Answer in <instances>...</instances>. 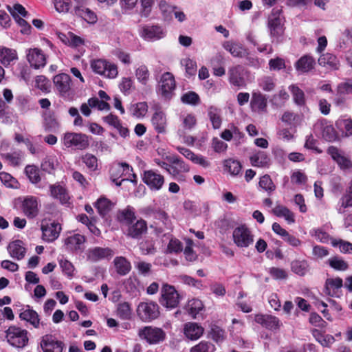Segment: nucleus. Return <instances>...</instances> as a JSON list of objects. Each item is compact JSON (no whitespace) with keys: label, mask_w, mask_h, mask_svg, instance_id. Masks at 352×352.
<instances>
[{"label":"nucleus","mask_w":352,"mask_h":352,"mask_svg":"<svg viewBox=\"0 0 352 352\" xmlns=\"http://www.w3.org/2000/svg\"><path fill=\"white\" fill-rule=\"evenodd\" d=\"M139 338L149 345H156L163 342L166 338V332L160 327L145 326L138 331Z\"/></svg>","instance_id":"nucleus-1"},{"label":"nucleus","mask_w":352,"mask_h":352,"mask_svg":"<svg viewBox=\"0 0 352 352\" xmlns=\"http://www.w3.org/2000/svg\"><path fill=\"white\" fill-rule=\"evenodd\" d=\"M90 66L94 73L105 78H115L118 74L117 65L104 59L92 60Z\"/></svg>","instance_id":"nucleus-2"},{"label":"nucleus","mask_w":352,"mask_h":352,"mask_svg":"<svg viewBox=\"0 0 352 352\" xmlns=\"http://www.w3.org/2000/svg\"><path fill=\"white\" fill-rule=\"evenodd\" d=\"M137 315L144 322L157 318L160 314L159 305L153 302H141L137 307Z\"/></svg>","instance_id":"nucleus-3"},{"label":"nucleus","mask_w":352,"mask_h":352,"mask_svg":"<svg viewBox=\"0 0 352 352\" xmlns=\"http://www.w3.org/2000/svg\"><path fill=\"white\" fill-rule=\"evenodd\" d=\"M179 294L173 286L168 284L163 285L159 299L162 306L169 309L175 308L179 303Z\"/></svg>","instance_id":"nucleus-4"},{"label":"nucleus","mask_w":352,"mask_h":352,"mask_svg":"<svg viewBox=\"0 0 352 352\" xmlns=\"http://www.w3.org/2000/svg\"><path fill=\"white\" fill-rule=\"evenodd\" d=\"M63 144L67 148L85 150L89 146V140L86 134L70 132L64 135Z\"/></svg>","instance_id":"nucleus-5"},{"label":"nucleus","mask_w":352,"mask_h":352,"mask_svg":"<svg viewBox=\"0 0 352 352\" xmlns=\"http://www.w3.org/2000/svg\"><path fill=\"white\" fill-rule=\"evenodd\" d=\"M176 88V82L173 74L166 72L160 78L158 93L166 100H170Z\"/></svg>","instance_id":"nucleus-6"},{"label":"nucleus","mask_w":352,"mask_h":352,"mask_svg":"<svg viewBox=\"0 0 352 352\" xmlns=\"http://www.w3.org/2000/svg\"><path fill=\"white\" fill-rule=\"evenodd\" d=\"M232 236L234 243L239 248H247L254 242L253 235L245 225L236 227Z\"/></svg>","instance_id":"nucleus-7"},{"label":"nucleus","mask_w":352,"mask_h":352,"mask_svg":"<svg viewBox=\"0 0 352 352\" xmlns=\"http://www.w3.org/2000/svg\"><path fill=\"white\" fill-rule=\"evenodd\" d=\"M142 181L151 190L157 191L162 188L165 179L157 170L151 169L144 171Z\"/></svg>","instance_id":"nucleus-8"},{"label":"nucleus","mask_w":352,"mask_h":352,"mask_svg":"<svg viewBox=\"0 0 352 352\" xmlns=\"http://www.w3.org/2000/svg\"><path fill=\"white\" fill-rule=\"evenodd\" d=\"M41 347L43 352H63L65 345L51 334L43 336L41 341Z\"/></svg>","instance_id":"nucleus-9"},{"label":"nucleus","mask_w":352,"mask_h":352,"mask_svg":"<svg viewBox=\"0 0 352 352\" xmlns=\"http://www.w3.org/2000/svg\"><path fill=\"white\" fill-rule=\"evenodd\" d=\"M53 83L55 89L60 96H65L71 89L72 81L71 76L65 73L58 74L54 76Z\"/></svg>","instance_id":"nucleus-10"},{"label":"nucleus","mask_w":352,"mask_h":352,"mask_svg":"<svg viewBox=\"0 0 352 352\" xmlns=\"http://www.w3.org/2000/svg\"><path fill=\"white\" fill-rule=\"evenodd\" d=\"M42 239L43 241L51 243L54 241L60 235L62 230L61 225L58 222L53 221L45 225H41Z\"/></svg>","instance_id":"nucleus-11"},{"label":"nucleus","mask_w":352,"mask_h":352,"mask_svg":"<svg viewBox=\"0 0 352 352\" xmlns=\"http://www.w3.org/2000/svg\"><path fill=\"white\" fill-rule=\"evenodd\" d=\"M148 225L146 221L143 219L136 220L131 223L126 229V234L128 237L140 240L147 232Z\"/></svg>","instance_id":"nucleus-12"},{"label":"nucleus","mask_w":352,"mask_h":352,"mask_svg":"<svg viewBox=\"0 0 352 352\" xmlns=\"http://www.w3.org/2000/svg\"><path fill=\"white\" fill-rule=\"evenodd\" d=\"M114 254L113 250L110 248L95 247L88 250L87 257L89 261L98 262L103 259L110 260Z\"/></svg>","instance_id":"nucleus-13"},{"label":"nucleus","mask_w":352,"mask_h":352,"mask_svg":"<svg viewBox=\"0 0 352 352\" xmlns=\"http://www.w3.org/2000/svg\"><path fill=\"white\" fill-rule=\"evenodd\" d=\"M327 153L337 163L341 170H345L352 168V161L350 158L342 155L341 151L336 146H329Z\"/></svg>","instance_id":"nucleus-14"},{"label":"nucleus","mask_w":352,"mask_h":352,"mask_svg":"<svg viewBox=\"0 0 352 352\" xmlns=\"http://www.w3.org/2000/svg\"><path fill=\"white\" fill-rule=\"evenodd\" d=\"M26 57L30 66L34 69H40L46 65V56L40 49H30Z\"/></svg>","instance_id":"nucleus-15"},{"label":"nucleus","mask_w":352,"mask_h":352,"mask_svg":"<svg viewBox=\"0 0 352 352\" xmlns=\"http://www.w3.org/2000/svg\"><path fill=\"white\" fill-rule=\"evenodd\" d=\"M244 72V67L240 65L230 68L228 71L230 83L237 87H244L245 85Z\"/></svg>","instance_id":"nucleus-16"},{"label":"nucleus","mask_w":352,"mask_h":352,"mask_svg":"<svg viewBox=\"0 0 352 352\" xmlns=\"http://www.w3.org/2000/svg\"><path fill=\"white\" fill-rule=\"evenodd\" d=\"M39 212L38 198L27 196L23 198V214L28 219L35 218Z\"/></svg>","instance_id":"nucleus-17"},{"label":"nucleus","mask_w":352,"mask_h":352,"mask_svg":"<svg viewBox=\"0 0 352 352\" xmlns=\"http://www.w3.org/2000/svg\"><path fill=\"white\" fill-rule=\"evenodd\" d=\"M153 109H155V113L151 118L152 124L158 133H163L165 132L166 125V116L161 110L160 105H155Z\"/></svg>","instance_id":"nucleus-18"},{"label":"nucleus","mask_w":352,"mask_h":352,"mask_svg":"<svg viewBox=\"0 0 352 352\" xmlns=\"http://www.w3.org/2000/svg\"><path fill=\"white\" fill-rule=\"evenodd\" d=\"M250 107L254 112H267V100L265 96L261 92H253L250 100Z\"/></svg>","instance_id":"nucleus-19"},{"label":"nucleus","mask_w":352,"mask_h":352,"mask_svg":"<svg viewBox=\"0 0 352 352\" xmlns=\"http://www.w3.org/2000/svg\"><path fill=\"white\" fill-rule=\"evenodd\" d=\"M342 286L343 281L341 278H327L325 281L324 292L327 296L338 298L340 296L339 293Z\"/></svg>","instance_id":"nucleus-20"},{"label":"nucleus","mask_w":352,"mask_h":352,"mask_svg":"<svg viewBox=\"0 0 352 352\" xmlns=\"http://www.w3.org/2000/svg\"><path fill=\"white\" fill-rule=\"evenodd\" d=\"M116 219L120 224L128 227L136 219L135 209L131 206H127L124 209L119 210L117 212Z\"/></svg>","instance_id":"nucleus-21"},{"label":"nucleus","mask_w":352,"mask_h":352,"mask_svg":"<svg viewBox=\"0 0 352 352\" xmlns=\"http://www.w3.org/2000/svg\"><path fill=\"white\" fill-rule=\"evenodd\" d=\"M168 161L171 164L169 174L172 177L177 176L179 173H188L190 170L189 166L177 156L170 157L168 158Z\"/></svg>","instance_id":"nucleus-22"},{"label":"nucleus","mask_w":352,"mask_h":352,"mask_svg":"<svg viewBox=\"0 0 352 352\" xmlns=\"http://www.w3.org/2000/svg\"><path fill=\"white\" fill-rule=\"evenodd\" d=\"M254 320L256 323L270 330H275L279 327V320L271 315L256 314Z\"/></svg>","instance_id":"nucleus-23"},{"label":"nucleus","mask_w":352,"mask_h":352,"mask_svg":"<svg viewBox=\"0 0 352 352\" xmlns=\"http://www.w3.org/2000/svg\"><path fill=\"white\" fill-rule=\"evenodd\" d=\"M204 329L196 322H188L184 324V333L188 339L197 340L204 333Z\"/></svg>","instance_id":"nucleus-24"},{"label":"nucleus","mask_w":352,"mask_h":352,"mask_svg":"<svg viewBox=\"0 0 352 352\" xmlns=\"http://www.w3.org/2000/svg\"><path fill=\"white\" fill-rule=\"evenodd\" d=\"M252 166L259 168H268L271 160L270 156L265 151H258L250 157Z\"/></svg>","instance_id":"nucleus-25"},{"label":"nucleus","mask_w":352,"mask_h":352,"mask_svg":"<svg viewBox=\"0 0 352 352\" xmlns=\"http://www.w3.org/2000/svg\"><path fill=\"white\" fill-rule=\"evenodd\" d=\"M164 32L160 25H145L142 28V36L148 40H157L164 36Z\"/></svg>","instance_id":"nucleus-26"},{"label":"nucleus","mask_w":352,"mask_h":352,"mask_svg":"<svg viewBox=\"0 0 352 352\" xmlns=\"http://www.w3.org/2000/svg\"><path fill=\"white\" fill-rule=\"evenodd\" d=\"M315 59L310 55L306 54L300 57L295 63L297 71L302 73L309 72L314 68Z\"/></svg>","instance_id":"nucleus-27"},{"label":"nucleus","mask_w":352,"mask_h":352,"mask_svg":"<svg viewBox=\"0 0 352 352\" xmlns=\"http://www.w3.org/2000/svg\"><path fill=\"white\" fill-rule=\"evenodd\" d=\"M318 64L320 66L327 67L333 70H338L340 67V61L337 56L331 53L322 54L318 58Z\"/></svg>","instance_id":"nucleus-28"},{"label":"nucleus","mask_w":352,"mask_h":352,"mask_svg":"<svg viewBox=\"0 0 352 352\" xmlns=\"http://www.w3.org/2000/svg\"><path fill=\"white\" fill-rule=\"evenodd\" d=\"M8 342L13 346L19 348L22 342V329L19 327H10L6 331Z\"/></svg>","instance_id":"nucleus-29"},{"label":"nucleus","mask_w":352,"mask_h":352,"mask_svg":"<svg viewBox=\"0 0 352 352\" xmlns=\"http://www.w3.org/2000/svg\"><path fill=\"white\" fill-rule=\"evenodd\" d=\"M294 102L299 107H306V98L304 91L296 85L289 87Z\"/></svg>","instance_id":"nucleus-30"},{"label":"nucleus","mask_w":352,"mask_h":352,"mask_svg":"<svg viewBox=\"0 0 352 352\" xmlns=\"http://www.w3.org/2000/svg\"><path fill=\"white\" fill-rule=\"evenodd\" d=\"M114 266L118 274L120 276L126 275L131 270V265L124 256H116L113 261Z\"/></svg>","instance_id":"nucleus-31"},{"label":"nucleus","mask_w":352,"mask_h":352,"mask_svg":"<svg viewBox=\"0 0 352 352\" xmlns=\"http://www.w3.org/2000/svg\"><path fill=\"white\" fill-rule=\"evenodd\" d=\"M146 214H153L154 218L156 220L160 221L162 223L164 228H166V229H167V230L172 229L171 221L169 219L168 214L164 210H162L161 209L153 210V209H151L148 208H146Z\"/></svg>","instance_id":"nucleus-32"},{"label":"nucleus","mask_w":352,"mask_h":352,"mask_svg":"<svg viewBox=\"0 0 352 352\" xmlns=\"http://www.w3.org/2000/svg\"><path fill=\"white\" fill-rule=\"evenodd\" d=\"M291 270L294 274L304 276L309 270V265L305 259H296L291 263Z\"/></svg>","instance_id":"nucleus-33"},{"label":"nucleus","mask_w":352,"mask_h":352,"mask_svg":"<svg viewBox=\"0 0 352 352\" xmlns=\"http://www.w3.org/2000/svg\"><path fill=\"white\" fill-rule=\"evenodd\" d=\"M221 109L215 106H210L208 108V116L212 123L214 129H219L222 123Z\"/></svg>","instance_id":"nucleus-34"},{"label":"nucleus","mask_w":352,"mask_h":352,"mask_svg":"<svg viewBox=\"0 0 352 352\" xmlns=\"http://www.w3.org/2000/svg\"><path fill=\"white\" fill-rule=\"evenodd\" d=\"M94 206L97 209L98 214L102 218H105L111 210L112 202L107 198L100 197L96 201Z\"/></svg>","instance_id":"nucleus-35"},{"label":"nucleus","mask_w":352,"mask_h":352,"mask_svg":"<svg viewBox=\"0 0 352 352\" xmlns=\"http://www.w3.org/2000/svg\"><path fill=\"white\" fill-rule=\"evenodd\" d=\"M283 122L292 127H296L302 122V116L292 111H285L281 117Z\"/></svg>","instance_id":"nucleus-36"},{"label":"nucleus","mask_w":352,"mask_h":352,"mask_svg":"<svg viewBox=\"0 0 352 352\" xmlns=\"http://www.w3.org/2000/svg\"><path fill=\"white\" fill-rule=\"evenodd\" d=\"M223 47L234 57L242 58L248 54L246 49L239 43L227 42Z\"/></svg>","instance_id":"nucleus-37"},{"label":"nucleus","mask_w":352,"mask_h":352,"mask_svg":"<svg viewBox=\"0 0 352 352\" xmlns=\"http://www.w3.org/2000/svg\"><path fill=\"white\" fill-rule=\"evenodd\" d=\"M204 304L202 301L197 298H193L188 302L186 310L188 314L195 319L197 316L204 309Z\"/></svg>","instance_id":"nucleus-38"},{"label":"nucleus","mask_w":352,"mask_h":352,"mask_svg":"<svg viewBox=\"0 0 352 352\" xmlns=\"http://www.w3.org/2000/svg\"><path fill=\"white\" fill-rule=\"evenodd\" d=\"M268 28L272 38L276 39L277 41L283 36L284 33L283 24L281 21H268Z\"/></svg>","instance_id":"nucleus-39"},{"label":"nucleus","mask_w":352,"mask_h":352,"mask_svg":"<svg viewBox=\"0 0 352 352\" xmlns=\"http://www.w3.org/2000/svg\"><path fill=\"white\" fill-rule=\"evenodd\" d=\"M50 191L52 196L59 199L61 204H67L69 201V196L67 191L62 186H51Z\"/></svg>","instance_id":"nucleus-40"},{"label":"nucleus","mask_w":352,"mask_h":352,"mask_svg":"<svg viewBox=\"0 0 352 352\" xmlns=\"http://www.w3.org/2000/svg\"><path fill=\"white\" fill-rule=\"evenodd\" d=\"M85 241L86 239L85 236L80 234H75L67 237L65 241V243L67 245H71L73 247L76 251L82 250L83 248L82 246L85 243Z\"/></svg>","instance_id":"nucleus-41"},{"label":"nucleus","mask_w":352,"mask_h":352,"mask_svg":"<svg viewBox=\"0 0 352 352\" xmlns=\"http://www.w3.org/2000/svg\"><path fill=\"white\" fill-rule=\"evenodd\" d=\"M116 315L122 320H129L132 315L131 304L128 302H120L117 305Z\"/></svg>","instance_id":"nucleus-42"},{"label":"nucleus","mask_w":352,"mask_h":352,"mask_svg":"<svg viewBox=\"0 0 352 352\" xmlns=\"http://www.w3.org/2000/svg\"><path fill=\"white\" fill-rule=\"evenodd\" d=\"M259 187L267 192L268 195H271L276 190V185L273 182L271 177L265 174L260 177L258 182Z\"/></svg>","instance_id":"nucleus-43"},{"label":"nucleus","mask_w":352,"mask_h":352,"mask_svg":"<svg viewBox=\"0 0 352 352\" xmlns=\"http://www.w3.org/2000/svg\"><path fill=\"white\" fill-rule=\"evenodd\" d=\"M16 58V53L15 50L6 47L0 49V61L3 65H10Z\"/></svg>","instance_id":"nucleus-44"},{"label":"nucleus","mask_w":352,"mask_h":352,"mask_svg":"<svg viewBox=\"0 0 352 352\" xmlns=\"http://www.w3.org/2000/svg\"><path fill=\"white\" fill-rule=\"evenodd\" d=\"M273 212L276 216L284 217L289 223H294L295 221L294 213L285 206H278L274 209Z\"/></svg>","instance_id":"nucleus-45"},{"label":"nucleus","mask_w":352,"mask_h":352,"mask_svg":"<svg viewBox=\"0 0 352 352\" xmlns=\"http://www.w3.org/2000/svg\"><path fill=\"white\" fill-rule=\"evenodd\" d=\"M139 248L142 254L149 255L154 254L156 252L155 242L151 239H146L139 243Z\"/></svg>","instance_id":"nucleus-46"},{"label":"nucleus","mask_w":352,"mask_h":352,"mask_svg":"<svg viewBox=\"0 0 352 352\" xmlns=\"http://www.w3.org/2000/svg\"><path fill=\"white\" fill-rule=\"evenodd\" d=\"M76 14L83 19L88 23L94 24L98 20L96 13L89 8H85L82 10L78 9L76 11Z\"/></svg>","instance_id":"nucleus-47"},{"label":"nucleus","mask_w":352,"mask_h":352,"mask_svg":"<svg viewBox=\"0 0 352 352\" xmlns=\"http://www.w3.org/2000/svg\"><path fill=\"white\" fill-rule=\"evenodd\" d=\"M8 250L12 258L20 259L22 257V241L17 239L11 242Z\"/></svg>","instance_id":"nucleus-48"},{"label":"nucleus","mask_w":352,"mask_h":352,"mask_svg":"<svg viewBox=\"0 0 352 352\" xmlns=\"http://www.w3.org/2000/svg\"><path fill=\"white\" fill-rule=\"evenodd\" d=\"M224 166L228 171L232 175H238L242 168V165L240 162L233 159L225 160Z\"/></svg>","instance_id":"nucleus-49"},{"label":"nucleus","mask_w":352,"mask_h":352,"mask_svg":"<svg viewBox=\"0 0 352 352\" xmlns=\"http://www.w3.org/2000/svg\"><path fill=\"white\" fill-rule=\"evenodd\" d=\"M181 101L184 104L195 106L200 103L201 100L199 96L196 92L189 91L182 96Z\"/></svg>","instance_id":"nucleus-50"},{"label":"nucleus","mask_w":352,"mask_h":352,"mask_svg":"<svg viewBox=\"0 0 352 352\" xmlns=\"http://www.w3.org/2000/svg\"><path fill=\"white\" fill-rule=\"evenodd\" d=\"M81 160L90 171H96L98 169V159L94 155L87 153L82 155Z\"/></svg>","instance_id":"nucleus-51"},{"label":"nucleus","mask_w":352,"mask_h":352,"mask_svg":"<svg viewBox=\"0 0 352 352\" xmlns=\"http://www.w3.org/2000/svg\"><path fill=\"white\" fill-rule=\"evenodd\" d=\"M331 267L337 271H346L349 268L348 263L338 256H333L328 260Z\"/></svg>","instance_id":"nucleus-52"},{"label":"nucleus","mask_w":352,"mask_h":352,"mask_svg":"<svg viewBox=\"0 0 352 352\" xmlns=\"http://www.w3.org/2000/svg\"><path fill=\"white\" fill-rule=\"evenodd\" d=\"M25 173L29 180L33 184H37L41 181L39 169L33 165H28L25 168Z\"/></svg>","instance_id":"nucleus-53"},{"label":"nucleus","mask_w":352,"mask_h":352,"mask_svg":"<svg viewBox=\"0 0 352 352\" xmlns=\"http://www.w3.org/2000/svg\"><path fill=\"white\" fill-rule=\"evenodd\" d=\"M215 346L210 342L202 340L192 346L190 352H214Z\"/></svg>","instance_id":"nucleus-54"},{"label":"nucleus","mask_w":352,"mask_h":352,"mask_svg":"<svg viewBox=\"0 0 352 352\" xmlns=\"http://www.w3.org/2000/svg\"><path fill=\"white\" fill-rule=\"evenodd\" d=\"M7 10L9 11L15 21L19 25H22V18L20 15L22 14V5L20 3H15L12 6H6Z\"/></svg>","instance_id":"nucleus-55"},{"label":"nucleus","mask_w":352,"mask_h":352,"mask_svg":"<svg viewBox=\"0 0 352 352\" xmlns=\"http://www.w3.org/2000/svg\"><path fill=\"white\" fill-rule=\"evenodd\" d=\"M181 64L185 67L186 76L191 77L196 74L197 72V63L190 58H184L181 61Z\"/></svg>","instance_id":"nucleus-56"},{"label":"nucleus","mask_w":352,"mask_h":352,"mask_svg":"<svg viewBox=\"0 0 352 352\" xmlns=\"http://www.w3.org/2000/svg\"><path fill=\"white\" fill-rule=\"evenodd\" d=\"M148 111V105L146 102H140L135 104L132 108V114L137 118H144Z\"/></svg>","instance_id":"nucleus-57"},{"label":"nucleus","mask_w":352,"mask_h":352,"mask_svg":"<svg viewBox=\"0 0 352 352\" xmlns=\"http://www.w3.org/2000/svg\"><path fill=\"white\" fill-rule=\"evenodd\" d=\"M35 86L43 92L49 93L50 91V81L45 76L40 75L36 77Z\"/></svg>","instance_id":"nucleus-58"},{"label":"nucleus","mask_w":352,"mask_h":352,"mask_svg":"<svg viewBox=\"0 0 352 352\" xmlns=\"http://www.w3.org/2000/svg\"><path fill=\"white\" fill-rule=\"evenodd\" d=\"M59 265L62 270L63 273L69 278H72L74 276V272L75 268L70 261L65 258H61L59 260Z\"/></svg>","instance_id":"nucleus-59"},{"label":"nucleus","mask_w":352,"mask_h":352,"mask_svg":"<svg viewBox=\"0 0 352 352\" xmlns=\"http://www.w3.org/2000/svg\"><path fill=\"white\" fill-rule=\"evenodd\" d=\"M150 73L146 65L140 66L135 71V76L142 85H146Z\"/></svg>","instance_id":"nucleus-60"},{"label":"nucleus","mask_w":352,"mask_h":352,"mask_svg":"<svg viewBox=\"0 0 352 352\" xmlns=\"http://www.w3.org/2000/svg\"><path fill=\"white\" fill-rule=\"evenodd\" d=\"M23 320L30 322L34 327H38L39 325L38 315L34 310L23 311Z\"/></svg>","instance_id":"nucleus-61"},{"label":"nucleus","mask_w":352,"mask_h":352,"mask_svg":"<svg viewBox=\"0 0 352 352\" xmlns=\"http://www.w3.org/2000/svg\"><path fill=\"white\" fill-rule=\"evenodd\" d=\"M159 8L165 19L171 17V14L177 8V6L169 5L165 0L160 1Z\"/></svg>","instance_id":"nucleus-62"},{"label":"nucleus","mask_w":352,"mask_h":352,"mask_svg":"<svg viewBox=\"0 0 352 352\" xmlns=\"http://www.w3.org/2000/svg\"><path fill=\"white\" fill-rule=\"evenodd\" d=\"M341 206L346 208L352 206V182L347 188L346 192L340 199Z\"/></svg>","instance_id":"nucleus-63"},{"label":"nucleus","mask_w":352,"mask_h":352,"mask_svg":"<svg viewBox=\"0 0 352 352\" xmlns=\"http://www.w3.org/2000/svg\"><path fill=\"white\" fill-rule=\"evenodd\" d=\"M259 86L265 91H271L275 88L274 80L270 76H264L260 80Z\"/></svg>","instance_id":"nucleus-64"}]
</instances>
